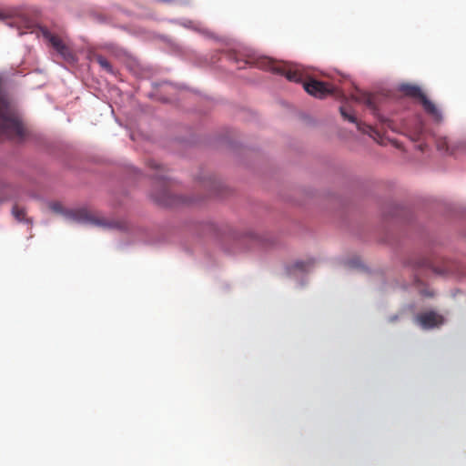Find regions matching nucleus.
Returning <instances> with one entry per match:
<instances>
[{
	"mask_svg": "<svg viewBox=\"0 0 466 466\" xmlns=\"http://www.w3.org/2000/svg\"><path fill=\"white\" fill-rule=\"evenodd\" d=\"M304 89L309 95L317 98H324L329 95H340L339 89L335 87L333 85L315 79H311L309 82H305Z\"/></svg>",
	"mask_w": 466,
	"mask_h": 466,
	"instance_id": "20e7f679",
	"label": "nucleus"
},
{
	"mask_svg": "<svg viewBox=\"0 0 466 466\" xmlns=\"http://www.w3.org/2000/svg\"><path fill=\"white\" fill-rule=\"evenodd\" d=\"M418 322L423 329H433L443 324L444 319L435 311H427L417 317Z\"/></svg>",
	"mask_w": 466,
	"mask_h": 466,
	"instance_id": "0eeeda50",
	"label": "nucleus"
},
{
	"mask_svg": "<svg viewBox=\"0 0 466 466\" xmlns=\"http://www.w3.org/2000/svg\"><path fill=\"white\" fill-rule=\"evenodd\" d=\"M339 111L344 119L352 123H356L359 130L362 131L363 133L369 134L370 137L377 135V132L374 130L372 127L359 123L356 116L350 114L344 106H340Z\"/></svg>",
	"mask_w": 466,
	"mask_h": 466,
	"instance_id": "6e6552de",
	"label": "nucleus"
},
{
	"mask_svg": "<svg viewBox=\"0 0 466 466\" xmlns=\"http://www.w3.org/2000/svg\"><path fill=\"white\" fill-rule=\"evenodd\" d=\"M69 217L79 223H87L101 227H109L110 223H107L104 218L97 217L91 211L86 208H79L70 212Z\"/></svg>",
	"mask_w": 466,
	"mask_h": 466,
	"instance_id": "39448f33",
	"label": "nucleus"
},
{
	"mask_svg": "<svg viewBox=\"0 0 466 466\" xmlns=\"http://www.w3.org/2000/svg\"><path fill=\"white\" fill-rule=\"evenodd\" d=\"M49 208H50L53 211H55V212H56V213H59V212H61V211H62V205H61L60 203H58V202H52V203H50V204H49Z\"/></svg>",
	"mask_w": 466,
	"mask_h": 466,
	"instance_id": "dca6fc26",
	"label": "nucleus"
},
{
	"mask_svg": "<svg viewBox=\"0 0 466 466\" xmlns=\"http://www.w3.org/2000/svg\"><path fill=\"white\" fill-rule=\"evenodd\" d=\"M91 60L97 63L101 66V68L104 69L106 72L112 75L115 74L113 66H111L109 61L102 55L95 53L91 56Z\"/></svg>",
	"mask_w": 466,
	"mask_h": 466,
	"instance_id": "1a4fd4ad",
	"label": "nucleus"
},
{
	"mask_svg": "<svg viewBox=\"0 0 466 466\" xmlns=\"http://www.w3.org/2000/svg\"><path fill=\"white\" fill-rule=\"evenodd\" d=\"M12 215L19 222L31 223V220L26 218L25 209L24 208L19 207L18 205H14L12 208Z\"/></svg>",
	"mask_w": 466,
	"mask_h": 466,
	"instance_id": "9d476101",
	"label": "nucleus"
},
{
	"mask_svg": "<svg viewBox=\"0 0 466 466\" xmlns=\"http://www.w3.org/2000/svg\"><path fill=\"white\" fill-rule=\"evenodd\" d=\"M437 147L440 150H445V151L449 152L450 154H454L456 149L460 146H457L456 147L453 146H451L450 142L446 138H444V139H441L438 141Z\"/></svg>",
	"mask_w": 466,
	"mask_h": 466,
	"instance_id": "9b49d317",
	"label": "nucleus"
},
{
	"mask_svg": "<svg viewBox=\"0 0 466 466\" xmlns=\"http://www.w3.org/2000/svg\"><path fill=\"white\" fill-rule=\"evenodd\" d=\"M420 292L421 294H423V295L427 296V297H432V296H433V292H431V291H426V290H424V289H421V290H420Z\"/></svg>",
	"mask_w": 466,
	"mask_h": 466,
	"instance_id": "a211bd4d",
	"label": "nucleus"
},
{
	"mask_svg": "<svg viewBox=\"0 0 466 466\" xmlns=\"http://www.w3.org/2000/svg\"><path fill=\"white\" fill-rule=\"evenodd\" d=\"M362 102L366 104L371 110H376L375 97L370 94H364Z\"/></svg>",
	"mask_w": 466,
	"mask_h": 466,
	"instance_id": "ddd939ff",
	"label": "nucleus"
},
{
	"mask_svg": "<svg viewBox=\"0 0 466 466\" xmlns=\"http://www.w3.org/2000/svg\"><path fill=\"white\" fill-rule=\"evenodd\" d=\"M400 90L407 96L418 98L424 110L436 120L439 121L441 119V111L437 108L435 104L426 96L420 86L410 84H403L400 86Z\"/></svg>",
	"mask_w": 466,
	"mask_h": 466,
	"instance_id": "f03ea898",
	"label": "nucleus"
},
{
	"mask_svg": "<svg viewBox=\"0 0 466 466\" xmlns=\"http://www.w3.org/2000/svg\"><path fill=\"white\" fill-rule=\"evenodd\" d=\"M43 36L48 40L53 48L66 60H72L74 56L70 48L62 41L60 37L53 35L47 29L43 30Z\"/></svg>",
	"mask_w": 466,
	"mask_h": 466,
	"instance_id": "423d86ee",
	"label": "nucleus"
},
{
	"mask_svg": "<svg viewBox=\"0 0 466 466\" xmlns=\"http://www.w3.org/2000/svg\"><path fill=\"white\" fill-rule=\"evenodd\" d=\"M255 66L263 70H268L275 74L286 76L292 82L302 81V74L300 70L290 64L273 60L269 57H259L256 60Z\"/></svg>",
	"mask_w": 466,
	"mask_h": 466,
	"instance_id": "f257e3e1",
	"label": "nucleus"
},
{
	"mask_svg": "<svg viewBox=\"0 0 466 466\" xmlns=\"http://www.w3.org/2000/svg\"><path fill=\"white\" fill-rule=\"evenodd\" d=\"M313 263L314 261L312 259H309L307 261L299 260L294 264V268L296 269L306 271L313 265Z\"/></svg>",
	"mask_w": 466,
	"mask_h": 466,
	"instance_id": "f8f14e48",
	"label": "nucleus"
},
{
	"mask_svg": "<svg viewBox=\"0 0 466 466\" xmlns=\"http://www.w3.org/2000/svg\"><path fill=\"white\" fill-rule=\"evenodd\" d=\"M156 178L159 180L160 185L152 193V198L158 205L164 207H173L179 202V198L173 195L169 189L168 184L166 181L167 177L162 174L156 175Z\"/></svg>",
	"mask_w": 466,
	"mask_h": 466,
	"instance_id": "7ed1b4c3",
	"label": "nucleus"
},
{
	"mask_svg": "<svg viewBox=\"0 0 466 466\" xmlns=\"http://www.w3.org/2000/svg\"><path fill=\"white\" fill-rule=\"evenodd\" d=\"M10 16H11V15H10V14H9V13H6V12H5V11H1V10H0V20H5V19H6V18H8V17H10Z\"/></svg>",
	"mask_w": 466,
	"mask_h": 466,
	"instance_id": "f3484780",
	"label": "nucleus"
},
{
	"mask_svg": "<svg viewBox=\"0 0 466 466\" xmlns=\"http://www.w3.org/2000/svg\"><path fill=\"white\" fill-rule=\"evenodd\" d=\"M430 264L429 260L424 258H418L413 264H412V267L414 268H426L428 267Z\"/></svg>",
	"mask_w": 466,
	"mask_h": 466,
	"instance_id": "4468645a",
	"label": "nucleus"
},
{
	"mask_svg": "<svg viewBox=\"0 0 466 466\" xmlns=\"http://www.w3.org/2000/svg\"><path fill=\"white\" fill-rule=\"evenodd\" d=\"M414 281H415V284H420V281L418 279V278H417V277L415 278V280H414Z\"/></svg>",
	"mask_w": 466,
	"mask_h": 466,
	"instance_id": "6ab92c4d",
	"label": "nucleus"
},
{
	"mask_svg": "<svg viewBox=\"0 0 466 466\" xmlns=\"http://www.w3.org/2000/svg\"><path fill=\"white\" fill-rule=\"evenodd\" d=\"M148 165H149V167H150L151 168H153V169H157V170H158V169H159L161 172H163V171H164V169H165V168H164V167H163L159 163H157L156 160H150V161L148 162Z\"/></svg>",
	"mask_w": 466,
	"mask_h": 466,
	"instance_id": "2eb2a0df",
	"label": "nucleus"
}]
</instances>
